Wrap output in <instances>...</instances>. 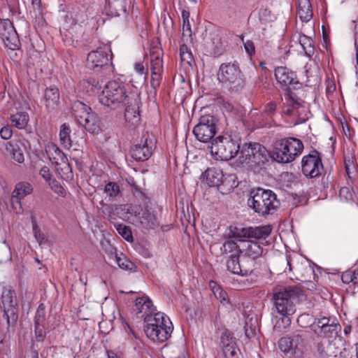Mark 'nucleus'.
Masks as SVG:
<instances>
[{"instance_id": "16", "label": "nucleus", "mask_w": 358, "mask_h": 358, "mask_svg": "<svg viewBox=\"0 0 358 358\" xmlns=\"http://www.w3.org/2000/svg\"><path fill=\"white\" fill-rule=\"evenodd\" d=\"M0 36L7 47L16 50L20 45L18 35L8 19L0 20Z\"/></svg>"}, {"instance_id": "59", "label": "nucleus", "mask_w": 358, "mask_h": 358, "mask_svg": "<svg viewBox=\"0 0 358 358\" xmlns=\"http://www.w3.org/2000/svg\"><path fill=\"white\" fill-rule=\"evenodd\" d=\"M309 318L310 316L308 314H302L297 318V323L301 327H306L307 325L305 324V322Z\"/></svg>"}, {"instance_id": "51", "label": "nucleus", "mask_w": 358, "mask_h": 358, "mask_svg": "<svg viewBox=\"0 0 358 358\" xmlns=\"http://www.w3.org/2000/svg\"><path fill=\"white\" fill-rule=\"evenodd\" d=\"M33 234L37 242L40 245L42 244V243L45 240V236L41 231L40 228L38 227L37 224L35 222H33Z\"/></svg>"}, {"instance_id": "7", "label": "nucleus", "mask_w": 358, "mask_h": 358, "mask_svg": "<svg viewBox=\"0 0 358 358\" xmlns=\"http://www.w3.org/2000/svg\"><path fill=\"white\" fill-rule=\"evenodd\" d=\"M301 290L296 287H288L273 292L272 300L274 308L280 315H292L296 312L295 303Z\"/></svg>"}, {"instance_id": "38", "label": "nucleus", "mask_w": 358, "mask_h": 358, "mask_svg": "<svg viewBox=\"0 0 358 358\" xmlns=\"http://www.w3.org/2000/svg\"><path fill=\"white\" fill-rule=\"evenodd\" d=\"M282 317H275L273 319V328L277 331H281L283 329H287L291 325L292 315H281Z\"/></svg>"}, {"instance_id": "20", "label": "nucleus", "mask_w": 358, "mask_h": 358, "mask_svg": "<svg viewBox=\"0 0 358 358\" xmlns=\"http://www.w3.org/2000/svg\"><path fill=\"white\" fill-rule=\"evenodd\" d=\"M302 344L303 338L302 336L299 334L281 338L278 342L279 348L282 352L292 355L296 353Z\"/></svg>"}, {"instance_id": "35", "label": "nucleus", "mask_w": 358, "mask_h": 358, "mask_svg": "<svg viewBox=\"0 0 358 358\" xmlns=\"http://www.w3.org/2000/svg\"><path fill=\"white\" fill-rule=\"evenodd\" d=\"M254 152L253 143H245L240 148L239 159L241 164H246L251 166L252 155Z\"/></svg>"}, {"instance_id": "31", "label": "nucleus", "mask_w": 358, "mask_h": 358, "mask_svg": "<svg viewBox=\"0 0 358 358\" xmlns=\"http://www.w3.org/2000/svg\"><path fill=\"white\" fill-rule=\"evenodd\" d=\"M45 150L50 160L54 164L58 165L67 160L64 153L55 144L48 145Z\"/></svg>"}, {"instance_id": "13", "label": "nucleus", "mask_w": 358, "mask_h": 358, "mask_svg": "<svg viewBox=\"0 0 358 358\" xmlns=\"http://www.w3.org/2000/svg\"><path fill=\"white\" fill-rule=\"evenodd\" d=\"M163 51L157 45L152 46L149 51L150 58L151 80L150 85L152 88L157 89L159 87L163 73Z\"/></svg>"}, {"instance_id": "61", "label": "nucleus", "mask_w": 358, "mask_h": 358, "mask_svg": "<svg viewBox=\"0 0 358 358\" xmlns=\"http://www.w3.org/2000/svg\"><path fill=\"white\" fill-rule=\"evenodd\" d=\"M317 350L319 355L324 357L327 355L324 345L322 343H319L317 345Z\"/></svg>"}, {"instance_id": "43", "label": "nucleus", "mask_w": 358, "mask_h": 358, "mask_svg": "<svg viewBox=\"0 0 358 358\" xmlns=\"http://www.w3.org/2000/svg\"><path fill=\"white\" fill-rule=\"evenodd\" d=\"M81 84L86 87L87 92L89 94L95 93L100 90L99 82L94 78H88L82 81Z\"/></svg>"}, {"instance_id": "63", "label": "nucleus", "mask_w": 358, "mask_h": 358, "mask_svg": "<svg viewBox=\"0 0 358 358\" xmlns=\"http://www.w3.org/2000/svg\"><path fill=\"white\" fill-rule=\"evenodd\" d=\"M182 29L183 31H188L189 34H191V26L189 20L182 21Z\"/></svg>"}, {"instance_id": "18", "label": "nucleus", "mask_w": 358, "mask_h": 358, "mask_svg": "<svg viewBox=\"0 0 358 358\" xmlns=\"http://www.w3.org/2000/svg\"><path fill=\"white\" fill-rule=\"evenodd\" d=\"M32 192L33 187L27 182H20L16 184L11 197L12 206L15 213L21 214L23 212L21 200Z\"/></svg>"}, {"instance_id": "1", "label": "nucleus", "mask_w": 358, "mask_h": 358, "mask_svg": "<svg viewBox=\"0 0 358 358\" xmlns=\"http://www.w3.org/2000/svg\"><path fill=\"white\" fill-rule=\"evenodd\" d=\"M275 77L284 89L282 114L291 118L294 124L305 122L308 117L306 106L292 90L300 88L301 84L298 81L296 73L285 66H278L275 69Z\"/></svg>"}, {"instance_id": "5", "label": "nucleus", "mask_w": 358, "mask_h": 358, "mask_svg": "<svg viewBox=\"0 0 358 358\" xmlns=\"http://www.w3.org/2000/svg\"><path fill=\"white\" fill-rule=\"evenodd\" d=\"M239 141L238 138L228 134L220 135L211 141L210 152L217 160H230L239 152Z\"/></svg>"}, {"instance_id": "15", "label": "nucleus", "mask_w": 358, "mask_h": 358, "mask_svg": "<svg viewBox=\"0 0 358 358\" xmlns=\"http://www.w3.org/2000/svg\"><path fill=\"white\" fill-rule=\"evenodd\" d=\"M240 240L239 253L246 262H252L255 265V260L262 256L263 248L258 241L259 239Z\"/></svg>"}, {"instance_id": "34", "label": "nucleus", "mask_w": 358, "mask_h": 358, "mask_svg": "<svg viewBox=\"0 0 358 358\" xmlns=\"http://www.w3.org/2000/svg\"><path fill=\"white\" fill-rule=\"evenodd\" d=\"M71 132V130L69 124L64 123L61 125L59 129V141L66 149H70L72 146Z\"/></svg>"}, {"instance_id": "64", "label": "nucleus", "mask_w": 358, "mask_h": 358, "mask_svg": "<svg viewBox=\"0 0 358 358\" xmlns=\"http://www.w3.org/2000/svg\"><path fill=\"white\" fill-rule=\"evenodd\" d=\"M354 285L358 287V268L353 271Z\"/></svg>"}, {"instance_id": "33", "label": "nucleus", "mask_w": 358, "mask_h": 358, "mask_svg": "<svg viewBox=\"0 0 358 358\" xmlns=\"http://www.w3.org/2000/svg\"><path fill=\"white\" fill-rule=\"evenodd\" d=\"M251 120L254 124V126L257 128L271 127L274 122V120H272V118L270 117L268 118V116H266L264 111L260 113H252L251 114Z\"/></svg>"}, {"instance_id": "30", "label": "nucleus", "mask_w": 358, "mask_h": 358, "mask_svg": "<svg viewBox=\"0 0 358 358\" xmlns=\"http://www.w3.org/2000/svg\"><path fill=\"white\" fill-rule=\"evenodd\" d=\"M297 14L302 22H307L313 17V10L309 0H299Z\"/></svg>"}, {"instance_id": "23", "label": "nucleus", "mask_w": 358, "mask_h": 358, "mask_svg": "<svg viewBox=\"0 0 358 358\" xmlns=\"http://www.w3.org/2000/svg\"><path fill=\"white\" fill-rule=\"evenodd\" d=\"M137 219L139 221L140 226L145 229H154L160 225L157 216L153 211L148 209L143 210L138 214Z\"/></svg>"}, {"instance_id": "10", "label": "nucleus", "mask_w": 358, "mask_h": 358, "mask_svg": "<svg viewBox=\"0 0 358 358\" xmlns=\"http://www.w3.org/2000/svg\"><path fill=\"white\" fill-rule=\"evenodd\" d=\"M154 136L148 131L144 132L139 141L131 149V156L136 161L145 162L152 155L155 148Z\"/></svg>"}, {"instance_id": "49", "label": "nucleus", "mask_w": 358, "mask_h": 358, "mask_svg": "<svg viewBox=\"0 0 358 358\" xmlns=\"http://www.w3.org/2000/svg\"><path fill=\"white\" fill-rule=\"evenodd\" d=\"M241 40L243 43L246 52L250 56L254 55L255 52V48L253 41L251 40H247L246 41H244L243 36H241Z\"/></svg>"}, {"instance_id": "14", "label": "nucleus", "mask_w": 358, "mask_h": 358, "mask_svg": "<svg viewBox=\"0 0 358 358\" xmlns=\"http://www.w3.org/2000/svg\"><path fill=\"white\" fill-rule=\"evenodd\" d=\"M301 171L303 174L310 178L320 176L324 171L320 153L314 150L304 156L301 160Z\"/></svg>"}, {"instance_id": "57", "label": "nucleus", "mask_w": 358, "mask_h": 358, "mask_svg": "<svg viewBox=\"0 0 358 358\" xmlns=\"http://www.w3.org/2000/svg\"><path fill=\"white\" fill-rule=\"evenodd\" d=\"M353 271H348L344 273L342 276L341 279L343 283L348 284L350 282H352L354 284V278L352 276Z\"/></svg>"}, {"instance_id": "48", "label": "nucleus", "mask_w": 358, "mask_h": 358, "mask_svg": "<svg viewBox=\"0 0 358 358\" xmlns=\"http://www.w3.org/2000/svg\"><path fill=\"white\" fill-rule=\"evenodd\" d=\"M331 320L329 317H323L322 318L315 319V322L310 324V328L312 330L313 329H317V327H322L325 325L331 324Z\"/></svg>"}, {"instance_id": "36", "label": "nucleus", "mask_w": 358, "mask_h": 358, "mask_svg": "<svg viewBox=\"0 0 358 358\" xmlns=\"http://www.w3.org/2000/svg\"><path fill=\"white\" fill-rule=\"evenodd\" d=\"M10 119L14 127L21 129L27 126L29 122V115L24 112H19L12 115Z\"/></svg>"}, {"instance_id": "29", "label": "nucleus", "mask_w": 358, "mask_h": 358, "mask_svg": "<svg viewBox=\"0 0 358 358\" xmlns=\"http://www.w3.org/2000/svg\"><path fill=\"white\" fill-rule=\"evenodd\" d=\"M110 259L115 260V263L118 266L125 271H133L136 268L135 264L127 258L122 253L118 255L116 253V249L112 246H110Z\"/></svg>"}, {"instance_id": "53", "label": "nucleus", "mask_w": 358, "mask_h": 358, "mask_svg": "<svg viewBox=\"0 0 358 358\" xmlns=\"http://www.w3.org/2000/svg\"><path fill=\"white\" fill-rule=\"evenodd\" d=\"M51 189L59 196L64 197L66 196V191L64 187L57 181L53 180L50 184Z\"/></svg>"}, {"instance_id": "28", "label": "nucleus", "mask_w": 358, "mask_h": 358, "mask_svg": "<svg viewBox=\"0 0 358 358\" xmlns=\"http://www.w3.org/2000/svg\"><path fill=\"white\" fill-rule=\"evenodd\" d=\"M254 152L252 155L251 166H261L268 162V152L266 148L258 143H253Z\"/></svg>"}, {"instance_id": "47", "label": "nucleus", "mask_w": 358, "mask_h": 358, "mask_svg": "<svg viewBox=\"0 0 358 358\" xmlns=\"http://www.w3.org/2000/svg\"><path fill=\"white\" fill-rule=\"evenodd\" d=\"M45 306L41 303L38 306L35 317H34V324H36L37 325L39 324H45Z\"/></svg>"}, {"instance_id": "22", "label": "nucleus", "mask_w": 358, "mask_h": 358, "mask_svg": "<svg viewBox=\"0 0 358 358\" xmlns=\"http://www.w3.org/2000/svg\"><path fill=\"white\" fill-rule=\"evenodd\" d=\"M135 307L138 317L143 318L144 320L147 316H152L156 310L152 301L147 296L137 298Z\"/></svg>"}, {"instance_id": "62", "label": "nucleus", "mask_w": 358, "mask_h": 358, "mask_svg": "<svg viewBox=\"0 0 358 358\" xmlns=\"http://www.w3.org/2000/svg\"><path fill=\"white\" fill-rule=\"evenodd\" d=\"M13 159L18 163H22L24 160L23 154L20 152L13 153Z\"/></svg>"}, {"instance_id": "37", "label": "nucleus", "mask_w": 358, "mask_h": 358, "mask_svg": "<svg viewBox=\"0 0 358 358\" xmlns=\"http://www.w3.org/2000/svg\"><path fill=\"white\" fill-rule=\"evenodd\" d=\"M71 108L73 111L74 116L78 121L83 119L85 113H89L91 111L90 107L80 101H74Z\"/></svg>"}, {"instance_id": "46", "label": "nucleus", "mask_w": 358, "mask_h": 358, "mask_svg": "<svg viewBox=\"0 0 358 358\" xmlns=\"http://www.w3.org/2000/svg\"><path fill=\"white\" fill-rule=\"evenodd\" d=\"M262 111H264V115L268 116V118L270 117L272 118V120H274L273 117L277 112L276 102L271 101L266 103Z\"/></svg>"}, {"instance_id": "40", "label": "nucleus", "mask_w": 358, "mask_h": 358, "mask_svg": "<svg viewBox=\"0 0 358 358\" xmlns=\"http://www.w3.org/2000/svg\"><path fill=\"white\" fill-rule=\"evenodd\" d=\"M222 358H239V350L234 342L224 343L222 348Z\"/></svg>"}, {"instance_id": "17", "label": "nucleus", "mask_w": 358, "mask_h": 358, "mask_svg": "<svg viewBox=\"0 0 358 358\" xmlns=\"http://www.w3.org/2000/svg\"><path fill=\"white\" fill-rule=\"evenodd\" d=\"M240 255L237 254H231L227 260V268L229 271L233 274L239 275H248L254 270V263L246 262L242 258L241 262L239 260Z\"/></svg>"}, {"instance_id": "58", "label": "nucleus", "mask_w": 358, "mask_h": 358, "mask_svg": "<svg viewBox=\"0 0 358 358\" xmlns=\"http://www.w3.org/2000/svg\"><path fill=\"white\" fill-rule=\"evenodd\" d=\"M345 167L346 173L349 176H350L351 173H352L354 171H355L354 163L350 159L345 160Z\"/></svg>"}, {"instance_id": "39", "label": "nucleus", "mask_w": 358, "mask_h": 358, "mask_svg": "<svg viewBox=\"0 0 358 358\" xmlns=\"http://www.w3.org/2000/svg\"><path fill=\"white\" fill-rule=\"evenodd\" d=\"M235 187H236V185L231 176H224L222 181L217 186V189L223 194L230 192Z\"/></svg>"}, {"instance_id": "44", "label": "nucleus", "mask_w": 358, "mask_h": 358, "mask_svg": "<svg viewBox=\"0 0 358 358\" xmlns=\"http://www.w3.org/2000/svg\"><path fill=\"white\" fill-rule=\"evenodd\" d=\"M104 192L109 196L110 199H113L120 193L119 185L115 182H109L106 185Z\"/></svg>"}, {"instance_id": "45", "label": "nucleus", "mask_w": 358, "mask_h": 358, "mask_svg": "<svg viewBox=\"0 0 358 358\" xmlns=\"http://www.w3.org/2000/svg\"><path fill=\"white\" fill-rule=\"evenodd\" d=\"M116 229L119 234L127 241H132V232L129 227L124 224H118Z\"/></svg>"}, {"instance_id": "54", "label": "nucleus", "mask_w": 358, "mask_h": 358, "mask_svg": "<svg viewBox=\"0 0 358 358\" xmlns=\"http://www.w3.org/2000/svg\"><path fill=\"white\" fill-rule=\"evenodd\" d=\"M13 135V130L9 126L3 127L0 130V136L4 140H8Z\"/></svg>"}, {"instance_id": "8", "label": "nucleus", "mask_w": 358, "mask_h": 358, "mask_svg": "<svg viewBox=\"0 0 358 358\" xmlns=\"http://www.w3.org/2000/svg\"><path fill=\"white\" fill-rule=\"evenodd\" d=\"M271 232L269 225L243 227L241 225L231 224L228 228L227 236L229 238H238V241L242 238L265 239Z\"/></svg>"}, {"instance_id": "26", "label": "nucleus", "mask_w": 358, "mask_h": 358, "mask_svg": "<svg viewBox=\"0 0 358 358\" xmlns=\"http://www.w3.org/2000/svg\"><path fill=\"white\" fill-rule=\"evenodd\" d=\"M145 323L144 327H155V326L169 327V326H173L169 317L161 312L155 313L151 317L147 316L145 318Z\"/></svg>"}, {"instance_id": "24", "label": "nucleus", "mask_w": 358, "mask_h": 358, "mask_svg": "<svg viewBox=\"0 0 358 358\" xmlns=\"http://www.w3.org/2000/svg\"><path fill=\"white\" fill-rule=\"evenodd\" d=\"M222 171L217 167H209L202 174L201 179L210 187H217L222 181Z\"/></svg>"}, {"instance_id": "6", "label": "nucleus", "mask_w": 358, "mask_h": 358, "mask_svg": "<svg viewBox=\"0 0 358 358\" xmlns=\"http://www.w3.org/2000/svg\"><path fill=\"white\" fill-rule=\"evenodd\" d=\"M132 95L127 94L124 84L116 80H111L105 85L99 95V100L102 105L115 110L129 101Z\"/></svg>"}, {"instance_id": "55", "label": "nucleus", "mask_w": 358, "mask_h": 358, "mask_svg": "<svg viewBox=\"0 0 358 358\" xmlns=\"http://www.w3.org/2000/svg\"><path fill=\"white\" fill-rule=\"evenodd\" d=\"M135 71L140 75L148 76V69H146L142 62H136L134 64Z\"/></svg>"}, {"instance_id": "42", "label": "nucleus", "mask_w": 358, "mask_h": 358, "mask_svg": "<svg viewBox=\"0 0 358 358\" xmlns=\"http://www.w3.org/2000/svg\"><path fill=\"white\" fill-rule=\"evenodd\" d=\"M239 247L240 245H238L236 242L233 240H229L223 243L220 250L223 254L231 253L241 255V253H239Z\"/></svg>"}, {"instance_id": "56", "label": "nucleus", "mask_w": 358, "mask_h": 358, "mask_svg": "<svg viewBox=\"0 0 358 358\" xmlns=\"http://www.w3.org/2000/svg\"><path fill=\"white\" fill-rule=\"evenodd\" d=\"M39 174L45 181L50 180L52 176L50 169L45 166L41 169Z\"/></svg>"}, {"instance_id": "50", "label": "nucleus", "mask_w": 358, "mask_h": 358, "mask_svg": "<svg viewBox=\"0 0 358 358\" xmlns=\"http://www.w3.org/2000/svg\"><path fill=\"white\" fill-rule=\"evenodd\" d=\"M44 325L45 324L37 325L34 324V332L37 341H43L45 338V333L44 331Z\"/></svg>"}, {"instance_id": "52", "label": "nucleus", "mask_w": 358, "mask_h": 358, "mask_svg": "<svg viewBox=\"0 0 358 358\" xmlns=\"http://www.w3.org/2000/svg\"><path fill=\"white\" fill-rule=\"evenodd\" d=\"M213 292L216 298L218 299L221 303L226 302L227 303H229L227 293L222 290L221 288H217L213 291Z\"/></svg>"}, {"instance_id": "3", "label": "nucleus", "mask_w": 358, "mask_h": 358, "mask_svg": "<svg viewBox=\"0 0 358 358\" xmlns=\"http://www.w3.org/2000/svg\"><path fill=\"white\" fill-rule=\"evenodd\" d=\"M303 150L301 140L294 137L283 138L274 142L271 157L278 163H289L299 156Z\"/></svg>"}, {"instance_id": "32", "label": "nucleus", "mask_w": 358, "mask_h": 358, "mask_svg": "<svg viewBox=\"0 0 358 358\" xmlns=\"http://www.w3.org/2000/svg\"><path fill=\"white\" fill-rule=\"evenodd\" d=\"M340 328L341 326L338 324L332 321L331 324L325 325L320 328L317 327V329H313L312 331L318 336L332 338L337 335Z\"/></svg>"}, {"instance_id": "11", "label": "nucleus", "mask_w": 358, "mask_h": 358, "mask_svg": "<svg viewBox=\"0 0 358 358\" xmlns=\"http://www.w3.org/2000/svg\"><path fill=\"white\" fill-rule=\"evenodd\" d=\"M194 135L202 143H210L217 133V120L211 115L201 116L199 122L194 127Z\"/></svg>"}, {"instance_id": "27", "label": "nucleus", "mask_w": 358, "mask_h": 358, "mask_svg": "<svg viewBox=\"0 0 358 358\" xmlns=\"http://www.w3.org/2000/svg\"><path fill=\"white\" fill-rule=\"evenodd\" d=\"M44 99L45 105L48 110H55L59 103V90L55 86L46 88L44 93Z\"/></svg>"}, {"instance_id": "2", "label": "nucleus", "mask_w": 358, "mask_h": 358, "mask_svg": "<svg viewBox=\"0 0 358 358\" xmlns=\"http://www.w3.org/2000/svg\"><path fill=\"white\" fill-rule=\"evenodd\" d=\"M217 80L231 93L241 92L245 85V76L236 62L222 64L217 72Z\"/></svg>"}, {"instance_id": "4", "label": "nucleus", "mask_w": 358, "mask_h": 358, "mask_svg": "<svg viewBox=\"0 0 358 358\" xmlns=\"http://www.w3.org/2000/svg\"><path fill=\"white\" fill-rule=\"evenodd\" d=\"M250 194L249 206L262 216L273 214L280 206V201L272 190L259 188L252 190Z\"/></svg>"}, {"instance_id": "19", "label": "nucleus", "mask_w": 358, "mask_h": 358, "mask_svg": "<svg viewBox=\"0 0 358 358\" xmlns=\"http://www.w3.org/2000/svg\"><path fill=\"white\" fill-rule=\"evenodd\" d=\"M124 110V118L128 127H136L140 122L139 99L136 95L126 103Z\"/></svg>"}, {"instance_id": "60", "label": "nucleus", "mask_w": 358, "mask_h": 358, "mask_svg": "<svg viewBox=\"0 0 358 358\" xmlns=\"http://www.w3.org/2000/svg\"><path fill=\"white\" fill-rule=\"evenodd\" d=\"M305 34L301 32H296L292 36V41L294 43H299L300 45L302 42V37L304 36Z\"/></svg>"}, {"instance_id": "41", "label": "nucleus", "mask_w": 358, "mask_h": 358, "mask_svg": "<svg viewBox=\"0 0 358 358\" xmlns=\"http://www.w3.org/2000/svg\"><path fill=\"white\" fill-rule=\"evenodd\" d=\"M304 50L306 56L310 57L315 52L314 42L312 38L304 36L302 37V42L300 45Z\"/></svg>"}, {"instance_id": "12", "label": "nucleus", "mask_w": 358, "mask_h": 358, "mask_svg": "<svg viewBox=\"0 0 358 358\" xmlns=\"http://www.w3.org/2000/svg\"><path fill=\"white\" fill-rule=\"evenodd\" d=\"M3 307V317L6 320L7 329L15 325L17 318V302L15 293L13 290L6 289L3 290L1 296Z\"/></svg>"}, {"instance_id": "21", "label": "nucleus", "mask_w": 358, "mask_h": 358, "mask_svg": "<svg viewBox=\"0 0 358 358\" xmlns=\"http://www.w3.org/2000/svg\"><path fill=\"white\" fill-rule=\"evenodd\" d=\"M173 327L169 326V327H144V331L146 336L155 342L162 343L168 340L171 337L173 331Z\"/></svg>"}, {"instance_id": "9", "label": "nucleus", "mask_w": 358, "mask_h": 358, "mask_svg": "<svg viewBox=\"0 0 358 358\" xmlns=\"http://www.w3.org/2000/svg\"><path fill=\"white\" fill-rule=\"evenodd\" d=\"M109 52H111V50L107 44H103L99 46L96 50L90 52L87 57V67L96 73L110 70L112 64H110V59L108 58Z\"/></svg>"}, {"instance_id": "25", "label": "nucleus", "mask_w": 358, "mask_h": 358, "mask_svg": "<svg viewBox=\"0 0 358 358\" xmlns=\"http://www.w3.org/2000/svg\"><path fill=\"white\" fill-rule=\"evenodd\" d=\"M78 122L90 133L97 134L101 131L99 121L95 113H85L83 119L79 120Z\"/></svg>"}]
</instances>
